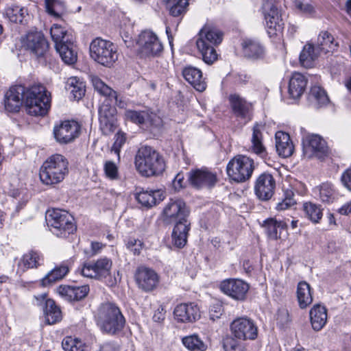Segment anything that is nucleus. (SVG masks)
<instances>
[{
  "mask_svg": "<svg viewBox=\"0 0 351 351\" xmlns=\"http://www.w3.org/2000/svg\"><path fill=\"white\" fill-rule=\"evenodd\" d=\"M5 108L7 111L18 112L23 103L27 112L34 116L45 115L50 108V95L41 84L26 88L22 85L11 87L5 95Z\"/></svg>",
  "mask_w": 351,
  "mask_h": 351,
  "instance_id": "nucleus-1",
  "label": "nucleus"
},
{
  "mask_svg": "<svg viewBox=\"0 0 351 351\" xmlns=\"http://www.w3.org/2000/svg\"><path fill=\"white\" fill-rule=\"evenodd\" d=\"M95 321L100 330L110 335L120 333L126 323L120 308L117 304L111 302H103L99 306Z\"/></svg>",
  "mask_w": 351,
  "mask_h": 351,
  "instance_id": "nucleus-2",
  "label": "nucleus"
},
{
  "mask_svg": "<svg viewBox=\"0 0 351 351\" xmlns=\"http://www.w3.org/2000/svg\"><path fill=\"white\" fill-rule=\"evenodd\" d=\"M134 164L136 170L145 177L158 176L165 171L166 167L160 153L147 145H143L138 149Z\"/></svg>",
  "mask_w": 351,
  "mask_h": 351,
  "instance_id": "nucleus-3",
  "label": "nucleus"
},
{
  "mask_svg": "<svg viewBox=\"0 0 351 351\" xmlns=\"http://www.w3.org/2000/svg\"><path fill=\"white\" fill-rule=\"evenodd\" d=\"M66 162L64 156L53 154L48 158L40 169V179L45 184H55L64 178Z\"/></svg>",
  "mask_w": 351,
  "mask_h": 351,
  "instance_id": "nucleus-4",
  "label": "nucleus"
},
{
  "mask_svg": "<svg viewBox=\"0 0 351 351\" xmlns=\"http://www.w3.org/2000/svg\"><path fill=\"white\" fill-rule=\"evenodd\" d=\"M254 168L253 159L245 155H237L228 162L226 172L232 181L241 183L252 177Z\"/></svg>",
  "mask_w": 351,
  "mask_h": 351,
  "instance_id": "nucleus-5",
  "label": "nucleus"
},
{
  "mask_svg": "<svg viewBox=\"0 0 351 351\" xmlns=\"http://www.w3.org/2000/svg\"><path fill=\"white\" fill-rule=\"evenodd\" d=\"M90 56L99 64L110 67L118 59L116 46L110 41L97 38L90 45Z\"/></svg>",
  "mask_w": 351,
  "mask_h": 351,
  "instance_id": "nucleus-6",
  "label": "nucleus"
},
{
  "mask_svg": "<svg viewBox=\"0 0 351 351\" xmlns=\"http://www.w3.org/2000/svg\"><path fill=\"white\" fill-rule=\"evenodd\" d=\"M189 210L181 199H171L161 213V219L166 224L187 221Z\"/></svg>",
  "mask_w": 351,
  "mask_h": 351,
  "instance_id": "nucleus-7",
  "label": "nucleus"
},
{
  "mask_svg": "<svg viewBox=\"0 0 351 351\" xmlns=\"http://www.w3.org/2000/svg\"><path fill=\"white\" fill-rule=\"evenodd\" d=\"M231 334L240 340H254L258 336V328L254 321L247 317L234 319L230 326Z\"/></svg>",
  "mask_w": 351,
  "mask_h": 351,
  "instance_id": "nucleus-8",
  "label": "nucleus"
},
{
  "mask_svg": "<svg viewBox=\"0 0 351 351\" xmlns=\"http://www.w3.org/2000/svg\"><path fill=\"white\" fill-rule=\"evenodd\" d=\"M22 47L36 58L45 56L49 49V44L41 32H29L21 38Z\"/></svg>",
  "mask_w": 351,
  "mask_h": 351,
  "instance_id": "nucleus-9",
  "label": "nucleus"
},
{
  "mask_svg": "<svg viewBox=\"0 0 351 351\" xmlns=\"http://www.w3.org/2000/svg\"><path fill=\"white\" fill-rule=\"evenodd\" d=\"M140 53L145 57L158 56L162 52L163 46L158 36L150 31H143L138 37Z\"/></svg>",
  "mask_w": 351,
  "mask_h": 351,
  "instance_id": "nucleus-10",
  "label": "nucleus"
},
{
  "mask_svg": "<svg viewBox=\"0 0 351 351\" xmlns=\"http://www.w3.org/2000/svg\"><path fill=\"white\" fill-rule=\"evenodd\" d=\"M99 128L104 135H110L117 127V110L108 100L99 108Z\"/></svg>",
  "mask_w": 351,
  "mask_h": 351,
  "instance_id": "nucleus-11",
  "label": "nucleus"
},
{
  "mask_svg": "<svg viewBox=\"0 0 351 351\" xmlns=\"http://www.w3.org/2000/svg\"><path fill=\"white\" fill-rule=\"evenodd\" d=\"M188 178L193 187L198 189L213 188L218 181L217 173L207 168L191 170L189 172Z\"/></svg>",
  "mask_w": 351,
  "mask_h": 351,
  "instance_id": "nucleus-12",
  "label": "nucleus"
},
{
  "mask_svg": "<svg viewBox=\"0 0 351 351\" xmlns=\"http://www.w3.org/2000/svg\"><path fill=\"white\" fill-rule=\"evenodd\" d=\"M36 305L40 306L43 311L45 322L47 324H54L62 318L60 308L56 305L54 300L48 298L46 293L34 296Z\"/></svg>",
  "mask_w": 351,
  "mask_h": 351,
  "instance_id": "nucleus-13",
  "label": "nucleus"
},
{
  "mask_svg": "<svg viewBox=\"0 0 351 351\" xmlns=\"http://www.w3.org/2000/svg\"><path fill=\"white\" fill-rule=\"evenodd\" d=\"M220 289L232 299L243 301L246 298L249 285L239 279H227L221 282Z\"/></svg>",
  "mask_w": 351,
  "mask_h": 351,
  "instance_id": "nucleus-14",
  "label": "nucleus"
},
{
  "mask_svg": "<svg viewBox=\"0 0 351 351\" xmlns=\"http://www.w3.org/2000/svg\"><path fill=\"white\" fill-rule=\"evenodd\" d=\"M112 261L108 258L98 259L94 264L85 263L81 269L83 276L101 279L110 274Z\"/></svg>",
  "mask_w": 351,
  "mask_h": 351,
  "instance_id": "nucleus-15",
  "label": "nucleus"
},
{
  "mask_svg": "<svg viewBox=\"0 0 351 351\" xmlns=\"http://www.w3.org/2000/svg\"><path fill=\"white\" fill-rule=\"evenodd\" d=\"M275 188L276 181L272 175L263 173L256 178L254 192L259 199L267 201L272 197Z\"/></svg>",
  "mask_w": 351,
  "mask_h": 351,
  "instance_id": "nucleus-16",
  "label": "nucleus"
},
{
  "mask_svg": "<svg viewBox=\"0 0 351 351\" xmlns=\"http://www.w3.org/2000/svg\"><path fill=\"white\" fill-rule=\"evenodd\" d=\"M65 211L53 208L47 211L45 220L51 232L58 237H64L66 234Z\"/></svg>",
  "mask_w": 351,
  "mask_h": 351,
  "instance_id": "nucleus-17",
  "label": "nucleus"
},
{
  "mask_svg": "<svg viewBox=\"0 0 351 351\" xmlns=\"http://www.w3.org/2000/svg\"><path fill=\"white\" fill-rule=\"evenodd\" d=\"M263 14L268 34H276V32L282 29V19L276 6L271 2H266L263 6Z\"/></svg>",
  "mask_w": 351,
  "mask_h": 351,
  "instance_id": "nucleus-18",
  "label": "nucleus"
},
{
  "mask_svg": "<svg viewBox=\"0 0 351 351\" xmlns=\"http://www.w3.org/2000/svg\"><path fill=\"white\" fill-rule=\"evenodd\" d=\"M90 78L95 91L99 95L106 97V100H108L110 103L112 100H114L117 106L120 108H125L126 104L125 101L121 97H119L115 90L108 86L98 76L91 75Z\"/></svg>",
  "mask_w": 351,
  "mask_h": 351,
  "instance_id": "nucleus-19",
  "label": "nucleus"
},
{
  "mask_svg": "<svg viewBox=\"0 0 351 351\" xmlns=\"http://www.w3.org/2000/svg\"><path fill=\"white\" fill-rule=\"evenodd\" d=\"M173 315L178 322L193 323L200 318V311L194 303H182L176 306Z\"/></svg>",
  "mask_w": 351,
  "mask_h": 351,
  "instance_id": "nucleus-20",
  "label": "nucleus"
},
{
  "mask_svg": "<svg viewBox=\"0 0 351 351\" xmlns=\"http://www.w3.org/2000/svg\"><path fill=\"white\" fill-rule=\"evenodd\" d=\"M136 282L145 291L153 290L158 283V276L154 270L146 267H139L135 273Z\"/></svg>",
  "mask_w": 351,
  "mask_h": 351,
  "instance_id": "nucleus-21",
  "label": "nucleus"
},
{
  "mask_svg": "<svg viewBox=\"0 0 351 351\" xmlns=\"http://www.w3.org/2000/svg\"><path fill=\"white\" fill-rule=\"evenodd\" d=\"M306 152H310L312 156L323 159L328 154V147L325 140L318 134H308L305 138Z\"/></svg>",
  "mask_w": 351,
  "mask_h": 351,
  "instance_id": "nucleus-22",
  "label": "nucleus"
},
{
  "mask_svg": "<svg viewBox=\"0 0 351 351\" xmlns=\"http://www.w3.org/2000/svg\"><path fill=\"white\" fill-rule=\"evenodd\" d=\"M229 101L233 114L237 118L248 121L251 119L252 105L240 95H230Z\"/></svg>",
  "mask_w": 351,
  "mask_h": 351,
  "instance_id": "nucleus-23",
  "label": "nucleus"
},
{
  "mask_svg": "<svg viewBox=\"0 0 351 351\" xmlns=\"http://www.w3.org/2000/svg\"><path fill=\"white\" fill-rule=\"evenodd\" d=\"M182 75L197 91L202 92L206 89V83L200 69L191 66H186L182 71Z\"/></svg>",
  "mask_w": 351,
  "mask_h": 351,
  "instance_id": "nucleus-24",
  "label": "nucleus"
},
{
  "mask_svg": "<svg viewBox=\"0 0 351 351\" xmlns=\"http://www.w3.org/2000/svg\"><path fill=\"white\" fill-rule=\"evenodd\" d=\"M276 148L279 156L283 158L291 156L294 152V145L289 135L282 131L276 133Z\"/></svg>",
  "mask_w": 351,
  "mask_h": 351,
  "instance_id": "nucleus-25",
  "label": "nucleus"
},
{
  "mask_svg": "<svg viewBox=\"0 0 351 351\" xmlns=\"http://www.w3.org/2000/svg\"><path fill=\"white\" fill-rule=\"evenodd\" d=\"M191 223L185 221H177L172 232V243L178 248L183 247L187 242L189 231Z\"/></svg>",
  "mask_w": 351,
  "mask_h": 351,
  "instance_id": "nucleus-26",
  "label": "nucleus"
},
{
  "mask_svg": "<svg viewBox=\"0 0 351 351\" xmlns=\"http://www.w3.org/2000/svg\"><path fill=\"white\" fill-rule=\"evenodd\" d=\"M50 34L56 51L60 54L62 61L66 63V42L64 40L66 30L61 25L54 24L51 28Z\"/></svg>",
  "mask_w": 351,
  "mask_h": 351,
  "instance_id": "nucleus-27",
  "label": "nucleus"
},
{
  "mask_svg": "<svg viewBox=\"0 0 351 351\" xmlns=\"http://www.w3.org/2000/svg\"><path fill=\"white\" fill-rule=\"evenodd\" d=\"M264 125L256 123L252 128V135L251 138V150L253 153L257 154L261 158H265L267 156L266 148L263 143V134L262 130Z\"/></svg>",
  "mask_w": 351,
  "mask_h": 351,
  "instance_id": "nucleus-28",
  "label": "nucleus"
},
{
  "mask_svg": "<svg viewBox=\"0 0 351 351\" xmlns=\"http://www.w3.org/2000/svg\"><path fill=\"white\" fill-rule=\"evenodd\" d=\"M67 86L69 90V98L73 101L82 99L86 93V83L82 78L78 76H71L67 78Z\"/></svg>",
  "mask_w": 351,
  "mask_h": 351,
  "instance_id": "nucleus-29",
  "label": "nucleus"
},
{
  "mask_svg": "<svg viewBox=\"0 0 351 351\" xmlns=\"http://www.w3.org/2000/svg\"><path fill=\"white\" fill-rule=\"evenodd\" d=\"M223 40V33L216 27L204 26L199 33L197 41L203 40L206 45L217 46Z\"/></svg>",
  "mask_w": 351,
  "mask_h": 351,
  "instance_id": "nucleus-30",
  "label": "nucleus"
},
{
  "mask_svg": "<svg viewBox=\"0 0 351 351\" xmlns=\"http://www.w3.org/2000/svg\"><path fill=\"white\" fill-rule=\"evenodd\" d=\"M164 198L162 192L160 190L141 191L137 193L136 199L143 206L151 208Z\"/></svg>",
  "mask_w": 351,
  "mask_h": 351,
  "instance_id": "nucleus-31",
  "label": "nucleus"
},
{
  "mask_svg": "<svg viewBox=\"0 0 351 351\" xmlns=\"http://www.w3.org/2000/svg\"><path fill=\"white\" fill-rule=\"evenodd\" d=\"M321 51L311 43H306L300 54V62L305 68H311L320 55Z\"/></svg>",
  "mask_w": 351,
  "mask_h": 351,
  "instance_id": "nucleus-32",
  "label": "nucleus"
},
{
  "mask_svg": "<svg viewBox=\"0 0 351 351\" xmlns=\"http://www.w3.org/2000/svg\"><path fill=\"white\" fill-rule=\"evenodd\" d=\"M312 328L315 331L320 330L327 321L326 308L320 304H315L309 313Z\"/></svg>",
  "mask_w": 351,
  "mask_h": 351,
  "instance_id": "nucleus-33",
  "label": "nucleus"
},
{
  "mask_svg": "<svg viewBox=\"0 0 351 351\" xmlns=\"http://www.w3.org/2000/svg\"><path fill=\"white\" fill-rule=\"evenodd\" d=\"M126 116L128 119L131 121L139 124H149L152 125H158L160 122L159 119L156 117V114L153 113H149L147 111H136V110H128L126 112Z\"/></svg>",
  "mask_w": 351,
  "mask_h": 351,
  "instance_id": "nucleus-34",
  "label": "nucleus"
},
{
  "mask_svg": "<svg viewBox=\"0 0 351 351\" xmlns=\"http://www.w3.org/2000/svg\"><path fill=\"white\" fill-rule=\"evenodd\" d=\"M306 86L305 77L300 73H294L289 83V93L291 98L298 99L304 93Z\"/></svg>",
  "mask_w": 351,
  "mask_h": 351,
  "instance_id": "nucleus-35",
  "label": "nucleus"
},
{
  "mask_svg": "<svg viewBox=\"0 0 351 351\" xmlns=\"http://www.w3.org/2000/svg\"><path fill=\"white\" fill-rule=\"evenodd\" d=\"M296 293L300 308H306L312 303V289L306 281H301L298 284Z\"/></svg>",
  "mask_w": 351,
  "mask_h": 351,
  "instance_id": "nucleus-36",
  "label": "nucleus"
},
{
  "mask_svg": "<svg viewBox=\"0 0 351 351\" xmlns=\"http://www.w3.org/2000/svg\"><path fill=\"white\" fill-rule=\"evenodd\" d=\"M43 258L40 253L31 250L23 256V258L19 263V268L22 271H25L27 269L37 268L43 264Z\"/></svg>",
  "mask_w": 351,
  "mask_h": 351,
  "instance_id": "nucleus-37",
  "label": "nucleus"
},
{
  "mask_svg": "<svg viewBox=\"0 0 351 351\" xmlns=\"http://www.w3.org/2000/svg\"><path fill=\"white\" fill-rule=\"evenodd\" d=\"M243 51L245 56L249 58L258 59L264 54L262 45L256 40L245 39L242 43Z\"/></svg>",
  "mask_w": 351,
  "mask_h": 351,
  "instance_id": "nucleus-38",
  "label": "nucleus"
},
{
  "mask_svg": "<svg viewBox=\"0 0 351 351\" xmlns=\"http://www.w3.org/2000/svg\"><path fill=\"white\" fill-rule=\"evenodd\" d=\"M182 343L189 351H206L208 348L207 345L197 334L182 337Z\"/></svg>",
  "mask_w": 351,
  "mask_h": 351,
  "instance_id": "nucleus-39",
  "label": "nucleus"
},
{
  "mask_svg": "<svg viewBox=\"0 0 351 351\" xmlns=\"http://www.w3.org/2000/svg\"><path fill=\"white\" fill-rule=\"evenodd\" d=\"M197 47L200 52L204 62L212 64L217 60L218 54L214 45H206L203 40L196 41Z\"/></svg>",
  "mask_w": 351,
  "mask_h": 351,
  "instance_id": "nucleus-40",
  "label": "nucleus"
},
{
  "mask_svg": "<svg viewBox=\"0 0 351 351\" xmlns=\"http://www.w3.org/2000/svg\"><path fill=\"white\" fill-rule=\"evenodd\" d=\"M264 226L266 228L267 236L271 239H277L280 237L282 230L287 228V224L282 221H277L274 219H268L265 221Z\"/></svg>",
  "mask_w": 351,
  "mask_h": 351,
  "instance_id": "nucleus-41",
  "label": "nucleus"
},
{
  "mask_svg": "<svg viewBox=\"0 0 351 351\" xmlns=\"http://www.w3.org/2000/svg\"><path fill=\"white\" fill-rule=\"evenodd\" d=\"M338 46L337 43H334V38L327 31L320 32L317 38V47L319 49L324 53H328L335 49Z\"/></svg>",
  "mask_w": 351,
  "mask_h": 351,
  "instance_id": "nucleus-42",
  "label": "nucleus"
},
{
  "mask_svg": "<svg viewBox=\"0 0 351 351\" xmlns=\"http://www.w3.org/2000/svg\"><path fill=\"white\" fill-rule=\"evenodd\" d=\"M66 276V267L61 265L56 267L50 271L42 280L41 285L43 287L51 285L53 283L60 280Z\"/></svg>",
  "mask_w": 351,
  "mask_h": 351,
  "instance_id": "nucleus-43",
  "label": "nucleus"
},
{
  "mask_svg": "<svg viewBox=\"0 0 351 351\" xmlns=\"http://www.w3.org/2000/svg\"><path fill=\"white\" fill-rule=\"evenodd\" d=\"M308 98L311 101L315 102L317 107L326 105L329 101L326 91L318 86H313L311 88Z\"/></svg>",
  "mask_w": 351,
  "mask_h": 351,
  "instance_id": "nucleus-44",
  "label": "nucleus"
},
{
  "mask_svg": "<svg viewBox=\"0 0 351 351\" xmlns=\"http://www.w3.org/2000/svg\"><path fill=\"white\" fill-rule=\"evenodd\" d=\"M313 191L323 202L329 203L334 199V190L329 183H323L315 188Z\"/></svg>",
  "mask_w": 351,
  "mask_h": 351,
  "instance_id": "nucleus-45",
  "label": "nucleus"
},
{
  "mask_svg": "<svg viewBox=\"0 0 351 351\" xmlns=\"http://www.w3.org/2000/svg\"><path fill=\"white\" fill-rule=\"evenodd\" d=\"M89 292L88 285L67 286V299L70 301H78L84 299Z\"/></svg>",
  "mask_w": 351,
  "mask_h": 351,
  "instance_id": "nucleus-46",
  "label": "nucleus"
},
{
  "mask_svg": "<svg viewBox=\"0 0 351 351\" xmlns=\"http://www.w3.org/2000/svg\"><path fill=\"white\" fill-rule=\"evenodd\" d=\"M82 131V125L76 120H67V143H72L80 137Z\"/></svg>",
  "mask_w": 351,
  "mask_h": 351,
  "instance_id": "nucleus-47",
  "label": "nucleus"
},
{
  "mask_svg": "<svg viewBox=\"0 0 351 351\" xmlns=\"http://www.w3.org/2000/svg\"><path fill=\"white\" fill-rule=\"evenodd\" d=\"M304 210L307 217L313 223H318L322 217V210L321 208L311 202L304 204Z\"/></svg>",
  "mask_w": 351,
  "mask_h": 351,
  "instance_id": "nucleus-48",
  "label": "nucleus"
},
{
  "mask_svg": "<svg viewBox=\"0 0 351 351\" xmlns=\"http://www.w3.org/2000/svg\"><path fill=\"white\" fill-rule=\"evenodd\" d=\"M169 5V13L173 17L182 16L186 12L189 0H177Z\"/></svg>",
  "mask_w": 351,
  "mask_h": 351,
  "instance_id": "nucleus-49",
  "label": "nucleus"
},
{
  "mask_svg": "<svg viewBox=\"0 0 351 351\" xmlns=\"http://www.w3.org/2000/svg\"><path fill=\"white\" fill-rule=\"evenodd\" d=\"M223 347L225 351H245L243 344L234 336H228L223 339Z\"/></svg>",
  "mask_w": 351,
  "mask_h": 351,
  "instance_id": "nucleus-50",
  "label": "nucleus"
},
{
  "mask_svg": "<svg viewBox=\"0 0 351 351\" xmlns=\"http://www.w3.org/2000/svg\"><path fill=\"white\" fill-rule=\"evenodd\" d=\"M78 51L79 48L74 42L67 39V65L75 67L78 59Z\"/></svg>",
  "mask_w": 351,
  "mask_h": 351,
  "instance_id": "nucleus-51",
  "label": "nucleus"
},
{
  "mask_svg": "<svg viewBox=\"0 0 351 351\" xmlns=\"http://www.w3.org/2000/svg\"><path fill=\"white\" fill-rule=\"evenodd\" d=\"M294 8L300 12L312 15L315 12L314 6L305 0H293Z\"/></svg>",
  "mask_w": 351,
  "mask_h": 351,
  "instance_id": "nucleus-52",
  "label": "nucleus"
},
{
  "mask_svg": "<svg viewBox=\"0 0 351 351\" xmlns=\"http://www.w3.org/2000/svg\"><path fill=\"white\" fill-rule=\"evenodd\" d=\"M46 12L55 18L60 16L59 11L62 8V3L58 0H45Z\"/></svg>",
  "mask_w": 351,
  "mask_h": 351,
  "instance_id": "nucleus-53",
  "label": "nucleus"
},
{
  "mask_svg": "<svg viewBox=\"0 0 351 351\" xmlns=\"http://www.w3.org/2000/svg\"><path fill=\"white\" fill-rule=\"evenodd\" d=\"M6 15L12 22L21 23L23 19V8L17 5L8 8L6 10Z\"/></svg>",
  "mask_w": 351,
  "mask_h": 351,
  "instance_id": "nucleus-54",
  "label": "nucleus"
},
{
  "mask_svg": "<svg viewBox=\"0 0 351 351\" xmlns=\"http://www.w3.org/2000/svg\"><path fill=\"white\" fill-rule=\"evenodd\" d=\"M293 193L291 191H287L285 192V197L282 202L276 205L278 210H284L295 204V200L293 197Z\"/></svg>",
  "mask_w": 351,
  "mask_h": 351,
  "instance_id": "nucleus-55",
  "label": "nucleus"
},
{
  "mask_svg": "<svg viewBox=\"0 0 351 351\" xmlns=\"http://www.w3.org/2000/svg\"><path fill=\"white\" fill-rule=\"evenodd\" d=\"M66 125H64V121H61L60 125H55L53 128V136L60 143H66Z\"/></svg>",
  "mask_w": 351,
  "mask_h": 351,
  "instance_id": "nucleus-56",
  "label": "nucleus"
},
{
  "mask_svg": "<svg viewBox=\"0 0 351 351\" xmlns=\"http://www.w3.org/2000/svg\"><path fill=\"white\" fill-rule=\"evenodd\" d=\"M126 245L134 255H138L143 247V243L139 239L131 238L127 242Z\"/></svg>",
  "mask_w": 351,
  "mask_h": 351,
  "instance_id": "nucleus-57",
  "label": "nucleus"
},
{
  "mask_svg": "<svg viewBox=\"0 0 351 351\" xmlns=\"http://www.w3.org/2000/svg\"><path fill=\"white\" fill-rule=\"evenodd\" d=\"M104 171L108 178L112 180L118 178V168L112 161H107L104 165Z\"/></svg>",
  "mask_w": 351,
  "mask_h": 351,
  "instance_id": "nucleus-58",
  "label": "nucleus"
},
{
  "mask_svg": "<svg viewBox=\"0 0 351 351\" xmlns=\"http://www.w3.org/2000/svg\"><path fill=\"white\" fill-rule=\"evenodd\" d=\"M126 141L125 134L122 132H118L115 135V140L112 145V150L114 153L119 154L121 148L124 145Z\"/></svg>",
  "mask_w": 351,
  "mask_h": 351,
  "instance_id": "nucleus-59",
  "label": "nucleus"
},
{
  "mask_svg": "<svg viewBox=\"0 0 351 351\" xmlns=\"http://www.w3.org/2000/svg\"><path fill=\"white\" fill-rule=\"evenodd\" d=\"M223 313V308L222 304L217 302L210 306L209 311L210 319L215 321L216 319L220 318Z\"/></svg>",
  "mask_w": 351,
  "mask_h": 351,
  "instance_id": "nucleus-60",
  "label": "nucleus"
},
{
  "mask_svg": "<svg viewBox=\"0 0 351 351\" xmlns=\"http://www.w3.org/2000/svg\"><path fill=\"white\" fill-rule=\"evenodd\" d=\"M68 346H69V351H86L84 345L77 339H72L71 337H67V347Z\"/></svg>",
  "mask_w": 351,
  "mask_h": 351,
  "instance_id": "nucleus-61",
  "label": "nucleus"
},
{
  "mask_svg": "<svg viewBox=\"0 0 351 351\" xmlns=\"http://www.w3.org/2000/svg\"><path fill=\"white\" fill-rule=\"evenodd\" d=\"M71 220H69L67 218V232L69 234H72L71 239L73 243V246L74 247L75 244H78L80 241V239L76 236H73V234L77 230V225L75 222L74 221V218L73 216H71Z\"/></svg>",
  "mask_w": 351,
  "mask_h": 351,
  "instance_id": "nucleus-62",
  "label": "nucleus"
},
{
  "mask_svg": "<svg viewBox=\"0 0 351 351\" xmlns=\"http://www.w3.org/2000/svg\"><path fill=\"white\" fill-rule=\"evenodd\" d=\"M341 182L344 187L351 191V169H346L341 175Z\"/></svg>",
  "mask_w": 351,
  "mask_h": 351,
  "instance_id": "nucleus-63",
  "label": "nucleus"
},
{
  "mask_svg": "<svg viewBox=\"0 0 351 351\" xmlns=\"http://www.w3.org/2000/svg\"><path fill=\"white\" fill-rule=\"evenodd\" d=\"M99 351H120L119 347L114 343H106L103 344L99 349Z\"/></svg>",
  "mask_w": 351,
  "mask_h": 351,
  "instance_id": "nucleus-64",
  "label": "nucleus"
}]
</instances>
